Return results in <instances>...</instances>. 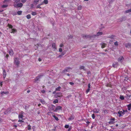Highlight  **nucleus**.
Instances as JSON below:
<instances>
[{"mask_svg": "<svg viewBox=\"0 0 131 131\" xmlns=\"http://www.w3.org/2000/svg\"><path fill=\"white\" fill-rule=\"evenodd\" d=\"M20 0H15L14 3V6L16 8L21 7L23 6L22 3H19Z\"/></svg>", "mask_w": 131, "mask_h": 131, "instance_id": "obj_1", "label": "nucleus"}, {"mask_svg": "<svg viewBox=\"0 0 131 131\" xmlns=\"http://www.w3.org/2000/svg\"><path fill=\"white\" fill-rule=\"evenodd\" d=\"M103 34V33L101 32H98L97 34V35H95L94 36H90L89 35H82V37L84 38H91V37H94L96 36H98L99 35H102Z\"/></svg>", "mask_w": 131, "mask_h": 131, "instance_id": "obj_2", "label": "nucleus"}, {"mask_svg": "<svg viewBox=\"0 0 131 131\" xmlns=\"http://www.w3.org/2000/svg\"><path fill=\"white\" fill-rule=\"evenodd\" d=\"M14 62L17 65V67H18L19 66V58H16L14 60Z\"/></svg>", "mask_w": 131, "mask_h": 131, "instance_id": "obj_3", "label": "nucleus"}, {"mask_svg": "<svg viewBox=\"0 0 131 131\" xmlns=\"http://www.w3.org/2000/svg\"><path fill=\"white\" fill-rule=\"evenodd\" d=\"M62 96V93L60 92L57 93L55 95V97L57 98L58 97H60Z\"/></svg>", "mask_w": 131, "mask_h": 131, "instance_id": "obj_4", "label": "nucleus"}, {"mask_svg": "<svg viewBox=\"0 0 131 131\" xmlns=\"http://www.w3.org/2000/svg\"><path fill=\"white\" fill-rule=\"evenodd\" d=\"M24 112L23 111H21V112L20 114H19L18 115V118L19 119H22V118L23 117V114Z\"/></svg>", "mask_w": 131, "mask_h": 131, "instance_id": "obj_5", "label": "nucleus"}, {"mask_svg": "<svg viewBox=\"0 0 131 131\" xmlns=\"http://www.w3.org/2000/svg\"><path fill=\"white\" fill-rule=\"evenodd\" d=\"M62 108V107L60 106H57L56 108L55 109V110L54 111V112H57V111L59 110H61Z\"/></svg>", "mask_w": 131, "mask_h": 131, "instance_id": "obj_6", "label": "nucleus"}, {"mask_svg": "<svg viewBox=\"0 0 131 131\" xmlns=\"http://www.w3.org/2000/svg\"><path fill=\"white\" fill-rule=\"evenodd\" d=\"M72 68L70 67H67L65 68L63 71L64 72H69L70 69H71Z\"/></svg>", "mask_w": 131, "mask_h": 131, "instance_id": "obj_7", "label": "nucleus"}, {"mask_svg": "<svg viewBox=\"0 0 131 131\" xmlns=\"http://www.w3.org/2000/svg\"><path fill=\"white\" fill-rule=\"evenodd\" d=\"M124 59L122 56H121L118 59V61L122 62L124 60Z\"/></svg>", "mask_w": 131, "mask_h": 131, "instance_id": "obj_8", "label": "nucleus"}, {"mask_svg": "<svg viewBox=\"0 0 131 131\" xmlns=\"http://www.w3.org/2000/svg\"><path fill=\"white\" fill-rule=\"evenodd\" d=\"M43 75H39L38 77H36V78L35 79V82H36L38 81L40 78L42 77L43 76Z\"/></svg>", "mask_w": 131, "mask_h": 131, "instance_id": "obj_9", "label": "nucleus"}, {"mask_svg": "<svg viewBox=\"0 0 131 131\" xmlns=\"http://www.w3.org/2000/svg\"><path fill=\"white\" fill-rule=\"evenodd\" d=\"M3 76L4 78H5L6 76V72L5 69H3Z\"/></svg>", "mask_w": 131, "mask_h": 131, "instance_id": "obj_10", "label": "nucleus"}, {"mask_svg": "<svg viewBox=\"0 0 131 131\" xmlns=\"http://www.w3.org/2000/svg\"><path fill=\"white\" fill-rule=\"evenodd\" d=\"M9 53L10 56H13V55L14 54V52L12 49H10L9 51Z\"/></svg>", "mask_w": 131, "mask_h": 131, "instance_id": "obj_11", "label": "nucleus"}, {"mask_svg": "<svg viewBox=\"0 0 131 131\" xmlns=\"http://www.w3.org/2000/svg\"><path fill=\"white\" fill-rule=\"evenodd\" d=\"M118 114H119L118 117H121L122 115V114H123V112L122 111H119L117 112Z\"/></svg>", "mask_w": 131, "mask_h": 131, "instance_id": "obj_12", "label": "nucleus"}, {"mask_svg": "<svg viewBox=\"0 0 131 131\" xmlns=\"http://www.w3.org/2000/svg\"><path fill=\"white\" fill-rule=\"evenodd\" d=\"M101 45V48H105V47H106V44L105 43H103V42H102Z\"/></svg>", "mask_w": 131, "mask_h": 131, "instance_id": "obj_13", "label": "nucleus"}, {"mask_svg": "<svg viewBox=\"0 0 131 131\" xmlns=\"http://www.w3.org/2000/svg\"><path fill=\"white\" fill-rule=\"evenodd\" d=\"M100 110L98 109L95 108L93 110V112L94 113H97L99 112Z\"/></svg>", "mask_w": 131, "mask_h": 131, "instance_id": "obj_14", "label": "nucleus"}, {"mask_svg": "<svg viewBox=\"0 0 131 131\" xmlns=\"http://www.w3.org/2000/svg\"><path fill=\"white\" fill-rule=\"evenodd\" d=\"M55 107V106L54 105H51V107L50 108V110L54 112Z\"/></svg>", "mask_w": 131, "mask_h": 131, "instance_id": "obj_15", "label": "nucleus"}, {"mask_svg": "<svg viewBox=\"0 0 131 131\" xmlns=\"http://www.w3.org/2000/svg\"><path fill=\"white\" fill-rule=\"evenodd\" d=\"M74 116H71L70 117L68 118V119L69 121H72L74 119Z\"/></svg>", "mask_w": 131, "mask_h": 131, "instance_id": "obj_16", "label": "nucleus"}, {"mask_svg": "<svg viewBox=\"0 0 131 131\" xmlns=\"http://www.w3.org/2000/svg\"><path fill=\"white\" fill-rule=\"evenodd\" d=\"M61 89V87L60 86H59L56 88V91H60Z\"/></svg>", "mask_w": 131, "mask_h": 131, "instance_id": "obj_17", "label": "nucleus"}, {"mask_svg": "<svg viewBox=\"0 0 131 131\" xmlns=\"http://www.w3.org/2000/svg\"><path fill=\"white\" fill-rule=\"evenodd\" d=\"M127 106L128 108V110L129 111L130 110L131 108V103H130L128 105H127Z\"/></svg>", "mask_w": 131, "mask_h": 131, "instance_id": "obj_18", "label": "nucleus"}, {"mask_svg": "<svg viewBox=\"0 0 131 131\" xmlns=\"http://www.w3.org/2000/svg\"><path fill=\"white\" fill-rule=\"evenodd\" d=\"M125 47L127 48H131V45L130 43H128L126 45Z\"/></svg>", "mask_w": 131, "mask_h": 131, "instance_id": "obj_19", "label": "nucleus"}, {"mask_svg": "<svg viewBox=\"0 0 131 131\" xmlns=\"http://www.w3.org/2000/svg\"><path fill=\"white\" fill-rule=\"evenodd\" d=\"M8 93V92H5L4 91H1V93L2 95H3L4 94H6Z\"/></svg>", "mask_w": 131, "mask_h": 131, "instance_id": "obj_20", "label": "nucleus"}, {"mask_svg": "<svg viewBox=\"0 0 131 131\" xmlns=\"http://www.w3.org/2000/svg\"><path fill=\"white\" fill-rule=\"evenodd\" d=\"M118 66V63L117 62L114 64L113 65V66L114 68H116Z\"/></svg>", "mask_w": 131, "mask_h": 131, "instance_id": "obj_21", "label": "nucleus"}, {"mask_svg": "<svg viewBox=\"0 0 131 131\" xmlns=\"http://www.w3.org/2000/svg\"><path fill=\"white\" fill-rule=\"evenodd\" d=\"M115 37V36L114 35H111L107 37L113 39Z\"/></svg>", "mask_w": 131, "mask_h": 131, "instance_id": "obj_22", "label": "nucleus"}, {"mask_svg": "<svg viewBox=\"0 0 131 131\" xmlns=\"http://www.w3.org/2000/svg\"><path fill=\"white\" fill-rule=\"evenodd\" d=\"M52 47L53 49H56V44L55 43H53L52 44Z\"/></svg>", "mask_w": 131, "mask_h": 131, "instance_id": "obj_23", "label": "nucleus"}, {"mask_svg": "<svg viewBox=\"0 0 131 131\" xmlns=\"http://www.w3.org/2000/svg\"><path fill=\"white\" fill-rule=\"evenodd\" d=\"M80 69H83L84 70H85V67L84 66H81L79 68Z\"/></svg>", "mask_w": 131, "mask_h": 131, "instance_id": "obj_24", "label": "nucleus"}, {"mask_svg": "<svg viewBox=\"0 0 131 131\" xmlns=\"http://www.w3.org/2000/svg\"><path fill=\"white\" fill-rule=\"evenodd\" d=\"M52 116L57 121H58L59 120V119L58 117L56 116L55 115H52Z\"/></svg>", "mask_w": 131, "mask_h": 131, "instance_id": "obj_25", "label": "nucleus"}, {"mask_svg": "<svg viewBox=\"0 0 131 131\" xmlns=\"http://www.w3.org/2000/svg\"><path fill=\"white\" fill-rule=\"evenodd\" d=\"M43 2V4L46 5L48 4V0H44Z\"/></svg>", "mask_w": 131, "mask_h": 131, "instance_id": "obj_26", "label": "nucleus"}, {"mask_svg": "<svg viewBox=\"0 0 131 131\" xmlns=\"http://www.w3.org/2000/svg\"><path fill=\"white\" fill-rule=\"evenodd\" d=\"M127 95V98L128 99H128H131L130 97H131V94L130 95H128L127 94H126Z\"/></svg>", "mask_w": 131, "mask_h": 131, "instance_id": "obj_27", "label": "nucleus"}, {"mask_svg": "<svg viewBox=\"0 0 131 131\" xmlns=\"http://www.w3.org/2000/svg\"><path fill=\"white\" fill-rule=\"evenodd\" d=\"M31 14L33 16H35L37 15L36 12H31Z\"/></svg>", "mask_w": 131, "mask_h": 131, "instance_id": "obj_28", "label": "nucleus"}, {"mask_svg": "<svg viewBox=\"0 0 131 131\" xmlns=\"http://www.w3.org/2000/svg\"><path fill=\"white\" fill-rule=\"evenodd\" d=\"M7 26L9 28H11L12 29L13 27V26L11 25H10L9 24H8Z\"/></svg>", "mask_w": 131, "mask_h": 131, "instance_id": "obj_29", "label": "nucleus"}, {"mask_svg": "<svg viewBox=\"0 0 131 131\" xmlns=\"http://www.w3.org/2000/svg\"><path fill=\"white\" fill-rule=\"evenodd\" d=\"M58 99H56L54 100V101H53V103L54 104H55L56 103H58Z\"/></svg>", "mask_w": 131, "mask_h": 131, "instance_id": "obj_30", "label": "nucleus"}, {"mask_svg": "<svg viewBox=\"0 0 131 131\" xmlns=\"http://www.w3.org/2000/svg\"><path fill=\"white\" fill-rule=\"evenodd\" d=\"M22 13V11H18L17 12V13L18 15H20Z\"/></svg>", "mask_w": 131, "mask_h": 131, "instance_id": "obj_31", "label": "nucleus"}, {"mask_svg": "<svg viewBox=\"0 0 131 131\" xmlns=\"http://www.w3.org/2000/svg\"><path fill=\"white\" fill-rule=\"evenodd\" d=\"M82 6L81 5H80L78 6V9L79 10H81L82 9Z\"/></svg>", "mask_w": 131, "mask_h": 131, "instance_id": "obj_32", "label": "nucleus"}, {"mask_svg": "<svg viewBox=\"0 0 131 131\" xmlns=\"http://www.w3.org/2000/svg\"><path fill=\"white\" fill-rule=\"evenodd\" d=\"M12 31L11 32V33H14L16 31V30L14 29H12Z\"/></svg>", "mask_w": 131, "mask_h": 131, "instance_id": "obj_33", "label": "nucleus"}, {"mask_svg": "<svg viewBox=\"0 0 131 131\" xmlns=\"http://www.w3.org/2000/svg\"><path fill=\"white\" fill-rule=\"evenodd\" d=\"M26 18L28 19H29L31 18V16L30 14H28L26 16Z\"/></svg>", "mask_w": 131, "mask_h": 131, "instance_id": "obj_34", "label": "nucleus"}, {"mask_svg": "<svg viewBox=\"0 0 131 131\" xmlns=\"http://www.w3.org/2000/svg\"><path fill=\"white\" fill-rule=\"evenodd\" d=\"M40 102H41L42 104H44L45 103V101L42 99H40Z\"/></svg>", "mask_w": 131, "mask_h": 131, "instance_id": "obj_35", "label": "nucleus"}, {"mask_svg": "<svg viewBox=\"0 0 131 131\" xmlns=\"http://www.w3.org/2000/svg\"><path fill=\"white\" fill-rule=\"evenodd\" d=\"M10 0H4V3H6L7 2H9Z\"/></svg>", "mask_w": 131, "mask_h": 131, "instance_id": "obj_36", "label": "nucleus"}, {"mask_svg": "<svg viewBox=\"0 0 131 131\" xmlns=\"http://www.w3.org/2000/svg\"><path fill=\"white\" fill-rule=\"evenodd\" d=\"M120 98L122 100H123L124 99V98L123 96L121 95L120 96Z\"/></svg>", "mask_w": 131, "mask_h": 131, "instance_id": "obj_37", "label": "nucleus"}, {"mask_svg": "<svg viewBox=\"0 0 131 131\" xmlns=\"http://www.w3.org/2000/svg\"><path fill=\"white\" fill-rule=\"evenodd\" d=\"M28 129L29 130L31 129V126L30 125H28Z\"/></svg>", "mask_w": 131, "mask_h": 131, "instance_id": "obj_38", "label": "nucleus"}, {"mask_svg": "<svg viewBox=\"0 0 131 131\" xmlns=\"http://www.w3.org/2000/svg\"><path fill=\"white\" fill-rule=\"evenodd\" d=\"M114 123L115 122H114L112 121H111L108 122V123L109 124H114Z\"/></svg>", "mask_w": 131, "mask_h": 131, "instance_id": "obj_39", "label": "nucleus"}, {"mask_svg": "<svg viewBox=\"0 0 131 131\" xmlns=\"http://www.w3.org/2000/svg\"><path fill=\"white\" fill-rule=\"evenodd\" d=\"M106 85L107 87H111V84L110 83H109V84H107Z\"/></svg>", "mask_w": 131, "mask_h": 131, "instance_id": "obj_40", "label": "nucleus"}, {"mask_svg": "<svg viewBox=\"0 0 131 131\" xmlns=\"http://www.w3.org/2000/svg\"><path fill=\"white\" fill-rule=\"evenodd\" d=\"M36 8H41V7H40V5L39 4L37 6Z\"/></svg>", "mask_w": 131, "mask_h": 131, "instance_id": "obj_41", "label": "nucleus"}, {"mask_svg": "<svg viewBox=\"0 0 131 131\" xmlns=\"http://www.w3.org/2000/svg\"><path fill=\"white\" fill-rule=\"evenodd\" d=\"M114 44L116 46H118V42L117 41H116V42H115L114 43Z\"/></svg>", "mask_w": 131, "mask_h": 131, "instance_id": "obj_42", "label": "nucleus"}, {"mask_svg": "<svg viewBox=\"0 0 131 131\" xmlns=\"http://www.w3.org/2000/svg\"><path fill=\"white\" fill-rule=\"evenodd\" d=\"M69 125H65L64 127L66 128H69Z\"/></svg>", "mask_w": 131, "mask_h": 131, "instance_id": "obj_43", "label": "nucleus"}, {"mask_svg": "<svg viewBox=\"0 0 131 131\" xmlns=\"http://www.w3.org/2000/svg\"><path fill=\"white\" fill-rule=\"evenodd\" d=\"M8 6V5H7L5 4L3 5V6L2 7L4 8H6Z\"/></svg>", "mask_w": 131, "mask_h": 131, "instance_id": "obj_44", "label": "nucleus"}, {"mask_svg": "<svg viewBox=\"0 0 131 131\" xmlns=\"http://www.w3.org/2000/svg\"><path fill=\"white\" fill-rule=\"evenodd\" d=\"M131 12V9H128L126 11V13H128Z\"/></svg>", "mask_w": 131, "mask_h": 131, "instance_id": "obj_45", "label": "nucleus"}, {"mask_svg": "<svg viewBox=\"0 0 131 131\" xmlns=\"http://www.w3.org/2000/svg\"><path fill=\"white\" fill-rule=\"evenodd\" d=\"M123 115H124V114L125 113V112H127V110H123Z\"/></svg>", "mask_w": 131, "mask_h": 131, "instance_id": "obj_46", "label": "nucleus"}, {"mask_svg": "<svg viewBox=\"0 0 131 131\" xmlns=\"http://www.w3.org/2000/svg\"><path fill=\"white\" fill-rule=\"evenodd\" d=\"M92 118H93V119H94L95 118V115L94 114H92Z\"/></svg>", "mask_w": 131, "mask_h": 131, "instance_id": "obj_47", "label": "nucleus"}, {"mask_svg": "<svg viewBox=\"0 0 131 131\" xmlns=\"http://www.w3.org/2000/svg\"><path fill=\"white\" fill-rule=\"evenodd\" d=\"M18 122H20V123H23L24 122V121H22V120L21 119H19L18 121Z\"/></svg>", "mask_w": 131, "mask_h": 131, "instance_id": "obj_48", "label": "nucleus"}, {"mask_svg": "<svg viewBox=\"0 0 131 131\" xmlns=\"http://www.w3.org/2000/svg\"><path fill=\"white\" fill-rule=\"evenodd\" d=\"M115 120V118L114 117H113L112 118H111L110 119V120L111 121H114Z\"/></svg>", "mask_w": 131, "mask_h": 131, "instance_id": "obj_49", "label": "nucleus"}, {"mask_svg": "<svg viewBox=\"0 0 131 131\" xmlns=\"http://www.w3.org/2000/svg\"><path fill=\"white\" fill-rule=\"evenodd\" d=\"M39 0H34V2L36 3V4H37V3L38 2Z\"/></svg>", "mask_w": 131, "mask_h": 131, "instance_id": "obj_50", "label": "nucleus"}, {"mask_svg": "<svg viewBox=\"0 0 131 131\" xmlns=\"http://www.w3.org/2000/svg\"><path fill=\"white\" fill-rule=\"evenodd\" d=\"M63 46V44L62 43H61L60 45V47H62Z\"/></svg>", "mask_w": 131, "mask_h": 131, "instance_id": "obj_51", "label": "nucleus"}, {"mask_svg": "<svg viewBox=\"0 0 131 131\" xmlns=\"http://www.w3.org/2000/svg\"><path fill=\"white\" fill-rule=\"evenodd\" d=\"M59 51L60 52H61L62 51V49L61 48H59Z\"/></svg>", "mask_w": 131, "mask_h": 131, "instance_id": "obj_52", "label": "nucleus"}, {"mask_svg": "<svg viewBox=\"0 0 131 131\" xmlns=\"http://www.w3.org/2000/svg\"><path fill=\"white\" fill-rule=\"evenodd\" d=\"M41 92L42 93H45V90H42L41 91Z\"/></svg>", "mask_w": 131, "mask_h": 131, "instance_id": "obj_53", "label": "nucleus"}, {"mask_svg": "<svg viewBox=\"0 0 131 131\" xmlns=\"http://www.w3.org/2000/svg\"><path fill=\"white\" fill-rule=\"evenodd\" d=\"M21 1L23 3H25L26 2V0H21Z\"/></svg>", "mask_w": 131, "mask_h": 131, "instance_id": "obj_54", "label": "nucleus"}, {"mask_svg": "<svg viewBox=\"0 0 131 131\" xmlns=\"http://www.w3.org/2000/svg\"><path fill=\"white\" fill-rule=\"evenodd\" d=\"M90 90V89L88 88L87 89V90L86 91V92L87 93H88V92H89Z\"/></svg>", "mask_w": 131, "mask_h": 131, "instance_id": "obj_55", "label": "nucleus"}, {"mask_svg": "<svg viewBox=\"0 0 131 131\" xmlns=\"http://www.w3.org/2000/svg\"><path fill=\"white\" fill-rule=\"evenodd\" d=\"M69 83L71 85H73L74 84V83L73 82H70Z\"/></svg>", "mask_w": 131, "mask_h": 131, "instance_id": "obj_56", "label": "nucleus"}, {"mask_svg": "<svg viewBox=\"0 0 131 131\" xmlns=\"http://www.w3.org/2000/svg\"><path fill=\"white\" fill-rule=\"evenodd\" d=\"M88 88H89V89H90V84L89 83L88 84Z\"/></svg>", "mask_w": 131, "mask_h": 131, "instance_id": "obj_57", "label": "nucleus"}, {"mask_svg": "<svg viewBox=\"0 0 131 131\" xmlns=\"http://www.w3.org/2000/svg\"><path fill=\"white\" fill-rule=\"evenodd\" d=\"M104 113H105L106 114L107 113V110H105L104 111Z\"/></svg>", "mask_w": 131, "mask_h": 131, "instance_id": "obj_58", "label": "nucleus"}, {"mask_svg": "<svg viewBox=\"0 0 131 131\" xmlns=\"http://www.w3.org/2000/svg\"><path fill=\"white\" fill-rule=\"evenodd\" d=\"M87 124H88L87 125L88 126L89 124L90 123V122L89 121H87L86 122Z\"/></svg>", "mask_w": 131, "mask_h": 131, "instance_id": "obj_59", "label": "nucleus"}, {"mask_svg": "<svg viewBox=\"0 0 131 131\" xmlns=\"http://www.w3.org/2000/svg\"><path fill=\"white\" fill-rule=\"evenodd\" d=\"M9 55L8 54H6V57L7 58L9 57Z\"/></svg>", "mask_w": 131, "mask_h": 131, "instance_id": "obj_60", "label": "nucleus"}, {"mask_svg": "<svg viewBox=\"0 0 131 131\" xmlns=\"http://www.w3.org/2000/svg\"><path fill=\"white\" fill-rule=\"evenodd\" d=\"M38 60L40 62V61H41L42 60L41 58H38Z\"/></svg>", "mask_w": 131, "mask_h": 131, "instance_id": "obj_61", "label": "nucleus"}, {"mask_svg": "<svg viewBox=\"0 0 131 131\" xmlns=\"http://www.w3.org/2000/svg\"><path fill=\"white\" fill-rule=\"evenodd\" d=\"M43 4V2H42L41 3H40V4H39L40 5H42Z\"/></svg>", "mask_w": 131, "mask_h": 131, "instance_id": "obj_62", "label": "nucleus"}, {"mask_svg": "<svg viewBox=\"0 0 131 131\" xmlns=\"http://www.w3.org/2000/svg\"><path fill=\"white\" fill-rule=\"evenodd\" d=\"M62 56V55H59V56L58 57V58L59 57H61Z\"/></svg>", "mask_w": 131, "mask_h": 131, "instance_id": "obj_63", "label": "nucleus"}, {"mask_svg": "<svg viewBox=\"0 0 131 131\" xmlns=\"http://www.w3.org/2000/svg\"><path fill=\"white\" fill-rule=\"evenodd\" d=\"M2 82H1V83H0V85L1 86H2Z\"/></svg>", "mask_w": 131, "mask_h": 131, "instance_id": "obj_64", "label": "nucleus"}]
</instances>
